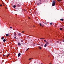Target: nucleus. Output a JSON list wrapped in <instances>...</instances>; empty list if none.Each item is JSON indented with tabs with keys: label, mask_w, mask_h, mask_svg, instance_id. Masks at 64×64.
<instances>
[{
	"label": "nucleus",
	"mask_w": 64,
	"mask_h": 64,
	"mask_svg": "<svg viewBox=\"0 0 64 64\" xmlns=\"http://www.w3.org/2000/svg\"><path fill=\"white\" fill-rule=\"evenodd\" d=\"M55 0L52 1V6H54L55 5Z\"/></svg>",
	"instance_id": "nucleus-1"
},
{
	"label": "nucleus",
	"mask_w": 64,
	"mask_h": 64,
	"mask_svg": "<svg viewBox=\"0 0 64 64\" xmlns=\"http://www.w3.org/2000/svg\"><path fill=\"white\" fill-rule=\"evenodd\" d=\"M18 45L19 46H20V45H21V43H20V42H18Z\"/></svg>",
	"instance_id": "nucleus-2"
},
{
	"label": "nucleus",
	"mask_w": 64,
	"mask_h": 64,
	"mask_svg": "<svg viewBox=\"0 0 64 64\" xmlns=\"http://www.w3.org/2000/svg\"><path fill=\"white\" fill-rule=\"evenodd\" d=\"M20 55H21V54L20 53H19L18 54V57H19L20 56Z\"/></svg>",
	"instance_id": "nucleus-3"
},
{
	"label": "nucleus",
	"mask_w": 64,
	"mask_h": 64,
	"mask_svg": "<svg viewBox=\"0 0 64 64\" xmlns=\"http://www.w3.org/2000/svg\"><path fill=\"white\" fill-rule=\"evenodd\" d=\"M9 36V34H6V36L7 37Z\"/></svg>",
	"instance_id": "nucleus-4"
},
{
	"label": "nucleus",
	"mask_w": 64,
	"mask_h": 64,
	"mask_svg": "<svg viewBox=\"0 0 64 64\" xmlns=\"http://www.w3.org/2000/svg\"><path fill=\"white\" fill-rule=\"evenodd\" d=\"M3 42H5L6 41V40L4 39L3 40Z\"/></svg>",
	"instance_id": "nucleus-5"
},
{
	"label": "nucleus",
	"mask_w": 64,
	"mask_h": 64,
	"mask_svg": "<svg viewBox=\"0 0 64 64\" xmlns=\"http://www.w3.org/2000/svg\"><path fill=\"white\" fill-rule=\"evenodd\" d=\"M60 20L61 21H63L64 20V19H61Z\"/></svg>",
	"instance_id": "nucleus-6"
},
{
	"label": "nucleus",
	"mask_w": 64,
	"mask_h": 64,
	"mask_svg": "<svg viewBox=\"0 0 64 64\" xmlns=\"http://www.w3.org/2000/svg\"><path fill=\"white\" fill-rule=\"evenodd\" d=\"M57 0L58 2H60V1H62V0Z\"/></svg>",
	"instance_id": "nucleus-7"
},
{
	"label": "nucleus",
	"mask_w": 64,
	"mask_h": 64,
	"mask_svg": "<svg viewBox=\"0 0 64 64\" xmlns=\"http://www.w3.org/2000/svg\"><path fill=\"white\" fill-rule=\"evenodd\" d=\"M16 7V6L15 5H14V8H15Z\"/></svg>",
	"instance_id": "nucleus-8"
},
{
	"label": "nucleus",
	"mask_w": 64,
	"mask_h": 64,
	"mask_svg": "<svg viewBox=\"0 0 64 64\" xmlns=\"http://www.w3.org/2000/svg\"><path fill=\"white\" fill-rule=\"evenodd\" d=\"M20 41L21 42H23L24 40H21Z\"/></svg>",
	"instance_id": "nucleus-9"
},
{
	"label": "nucleus",
	"mask_w": 64,
	"mask_h": 64,
	"mask_svg": "<svg viewBox=\"0 0 64 64\" xmlns=\"http://www.w3.org/2000/svg\"><path fill=\"white\" fill-rule=\"evenodd\" d=\"M18 35H19V36H21V34H20V33H19L18 34Z\"/></svg>",
	"instance_id": "nucleus-10"
},
{
	"label": "nucleus",
	"mask_w": 64,
	"mask_h": 64,
	"mask_svg": "<svg viewBox=\"0 0 64 64\" xmlns=\"http://www.w3.org/2000/svg\"><path fill=\"white\" fill-rule=\"evenodd\" d=\"M46 46H47V44H46L44 46V47H46Z\"/></svg>",
	"instance_id": "nucleus-11"
},
{
	"label": "nucleus",
	"mask_w": 64,
	"mask_h": 64,
	"mask_svg": "<svg viewBox=\"0 0 64 64\" xmlns=\"http://www.w3.org/2000/svg\"><path fill=\"white\" fill-rule=\"evenodd\" d=\"M39 48L40 49H42V48H41V47H40V46H39Z\"/></svg>",
	"instance_id": "nucleus-12"
},
{
	"label": "nucleus",
	"mask_w": 64,
	"mask_h": 64,
	"mask_svg": "<svg viewBox=\"0 0 64 64\" xmlns=\"http://www.w3.org/2000/svg\"><path fill=\"white\" fill-rule=\"evenodd\" d=\"M40 39H41V40L42 39L43 40V39H45V38H40Z\"/></svg>",
	"instance_id": "nucleus-13"
},
{
	"label": "nucleus",
	"mask_w": 64,
	"mask_h": 64,
	"mask_svg": "<svg viewBox=\"0 0 64 64\" xmlns=\"http://www.w3.org/2000/svg\"><path fill=\"white\" fill-rule=\"evenodd\" d=\"M2 40H3V39H4V37H2Z\"/></svg>",
	"instance_id": "nucleus-14"
},
{
	"label": "nucleus",
	"mask_w": 64,
	"mask_h": 64,
	"mask_svg": "<svg viewBox=\"0 0 64 64\" xmlns=\"http://www.w3.org/2000/svg\"><path fill=\"white\" fill-rule=\"evenodd\" d=\"M32 59V58H29L28 60H31V59Z\"/></svg>",
	"instance_id": "nucleus-15"
},
{
	"label": "nucleus",
	"mask_w": 64,
	"mask_h": 64,
	"mask_svg": "<svg viewBox=\"0 0 64 64\" xmlns=\"http://www.w3.org/2000/svg\"><path fill=\"white\" fill-rule=\"evenodd\" d=\"M17 6H18V7H19V6H20L19 5V4H17Z\"/></svg>",
	"instance_id": "nucleus-16"
},
{
	"label": "nucleus",
	"mask_w": 64,
	"mask_h": 64,
	"mask_svg": "<svg viewBox=\"0 0 64 64\" xmlns=\"http://www.w3.org/2000/svg\"><path fill=\"white\" fill-rule=\"evenodd\" d=\"M46 44H49V43H48V42H46Z\"/></svg>",
	"instance_id": "nucleus-17"
},
{
	"label": "nucleus",
	"mask_w": 64,
	"mask_h": 64,
	"mask_svg": "<svg viewBox=\"0 0 64 64\" xmlns=\"http://www.w3.org/2000/svg\"><path fill=\"white\" fill-rule=\"evenodd\" d=\"M50 25H52V23L51 22V23H50Z\"/></svg>",
	"instance_id": "nucleus-18"
},
{
	"label": "nucleus",
	"mask_w": 64,
	"mask_h": 64,
	"mask_svg": "<svg viewBox=\"0 0 64 64\" xmlns=\"http://www.w3.org/2000/svg\"><path fill=\"white\" fill-rule=\"evenodd\" d=\"M43 44L42 43L41 44V46H43Z\"/></svg>",
	"instance_id": "nucleus-19"
},
{
	"label": "nucleus",
	"mask_w": 64,
	"mask_h": 64,
	"mask_svg": "<svg viewBox=\"0 0 64 64\" xmlns=\"http://www.w3.org/2000/svg\"><path fill=\"white\" fill-rule=\"evenodd\" d=\"M9 55H10V54H9L7 56V57H8L9 56Z\"/></svg>",
	"instance_id": "nucleus-20"
},
{
	"label": "nucleus",
	"mask_w": 64,
	"mask_h": 64,
	"mask_svg": "<svg viewBox=\"0 0 64 64\" xmlns=\"http://www.w3.org/2000/svg\"><path fill=\"white\" fill-rule=\"evenodd\" d=\"M40 26H42V25L40 23Z\"/></svg>",
	"instance_id": "nucleus-21"
},
{
	"label": "nucleus",
	"mask_w": 64,
	"mask_h": 64,
	"mask_svg": "<svg viewBox=\"0 0 64 64\" xmlns=\"http://www.w3.org/2000/svg\"><path fill=\"white\" fill-rule=\"evenodd\" d=\"M44 42H47V41H46V40H44Z\"/></svg>",
	"instance_id": "nucleus-22"
},
{
	"label": "nucleus",
	"mask_w": 64,
	"mask_h": 64,
	"mask_svg": "<svg viewBox=\"0 0 64 64\" xmlns=\"http://www.w3.org/2000/svg\"><path fill=\"white\" fill-rule=\"evenodd\" d=\"M60 30H62V28H60Z\"/></svg>",
	"instance_id": "nucleus-23"
},
{
	"label": "nucleus",
	"mask_w": 64,
	"mask_h": 64,
	"mask_svg": "<svg viewBox=\"0 0 64 64\" xmlns=\"http://www.w3.org/2000/svg\"><path fill=\"white\" fill-rule=\"evenodd\" d=\"M29 49V48H28L27 50H26V51H27V50H28Z\"/></svg>",
	"instance_id": "nucleus-24"
},
{
	"label": "nucleus",
	"mask_w": 64,
	"mask_h": 64,
	"mask_svg": "<svg viewBox=\"0 0 64 64\" xmlns=\"http://www.w3.org/2000/svg\"><path fill=\"white\" fill-rule=\"evenodd\" d=\"M3 56L4 57L5 56H6L4 55Z\"/></svg>",
	"instance_id": "nucleus-25"
},
{
	"label": "nucleus",
	"mask_w": 64,
	"mask_h": 64,
	"mask_svg": "<svg viewBox=\"0 0 64 64\" xmlns=\"http://www.w3.org/2000/svg\"><path fill=\"white\" fill-rule=\"evenodd\" d=\"M10 28H11V29H12V27H10Z\"/></svg>",
	"instance_id": "nucleus-26"
},
{
	"label": "nucleus",
	"mask_w": 64,
	"mask_h": 64,
	"mask_svg": "<svg viewBox=\"0 0 64 64\" xmlns=\"http://www.w3.org/2000/svg\"><path fill=\"white\" fill-rule=\"evenodd\" d=\"M14 38L15 39H16V36H15V37H14Z\"/></svg>",
	"instance_id": "nucleus-27"
},
{
	"label": "nucleus",
	"mask_w": 64,
	"mask_h": 64,
	"mask_svg": "<svg viewBox=\"0 0 64 64\" xmlns=\"http://www.w3.org/2000/svg\"><path fill=\"white\" fill-rule=\"evenodd\" d=\"M56 43H59V42H58V41L57 42H56Z\"/></svg>",
	"instance_id": "nucleus-28"
},
{
	"label": "nucleus",
	"mask_w": 64,
	"mask_h": 64,
	"mask_svg": "<svg viewBox=\"0 0 64 64\" xmlns=\"http://www.w3.org/2000/svg\"><path fill=\"white\" fill-rule=\"evenodd\" d=\"M0 6H2V4H0Z\"/></svg>",
	"instance_id": "nucleus-29"
},
{
	"label": "nucleus",
	"mask_w": 64,
	"mask_h": 64,
	"mask_svg": "<svg viewBox=\"0 0 64 64\" xmlns=\"http://www.w3.org/2000/svg\"><path fill=\"white\" fill-rule=\"evenodd\" d=\"M37 45H41L40 44H37Z\"/></svg>",
	"instance_id": "nucleus-30"
},
{
	"label": "nucleus",
	"mask_w": 64,
	"mask_h": 64,
	"mask_svg": "<svg viewBox=\"0 0 64 64\" xmlns=\"http://www.w3.org/2000/svg\"><path fill=\"white\" fill-rule=\"evenodd\" d=\"M28 19H30V17H28Z\"/></svg>",
	"instance_id": "nucleus-31"
},
{
	"label": "nucleus",
	"mask_w": 64,
	"mask_h": 64,
	"mask_svg": "<svg viewBox=\"0 0 64 64\" xmlns=\"http://www.w3.org/2000/svg\"><path fill=\"white\" fill-rule=\"evenodd\" d=\"M33 27H35V26H34Z\"/></svg>",
	"instance_id": "nucleus-32"
},
{
	"label": "nucleus",
	"mask_w": 64,
	"mask_h": 64,
	"mask_svg": "<svg viewBox=\"0 0 64 64\" xmlns=\"http://www.w3.org/2000/svg\"><path fill=\"white\" fill-rule=\"evenodd\" d=\"M22 33H24V31H22Z\"/></svg>",
	"instance_id": "nucleus-33"
},
{
	"label": "nucleus",
	"mask_w": 64,
	"mask_h": 64,
	"mask_svg": "<svg viewBox=\"0 0 64 64\" xmlns=\"http://www.w3.org/2000/svg\"><path fill=\"white\" fill-rule=\"evenodd\" d=\"M50 64H51V62H50Z\"/></svg>",
	"instance_id": "nucleus-34"
},
{
	"label": "nucleus",
	"mask_w": 64,
	"mask_h": 64,
	"mask_svg": "<svg viewBox=\"0 0 64 64\" xmlns=\"http://www.w3.org/2000/svg\"><path fill=\"white\" fill-rule=\"evenodd\" d=\"M63 42H64V40H63Z\"/></svg>",
	"instance_id": "nucleus-35"
},
{
	"label": "nucleus",
	"mask_w": 64,
	"mask_h": 64,
	"mask_svg": "<svg viewBox=\"0 0 64 64\" xmlns=\"http://www.w3.org/2000/svg\"><path fill=\"white\" fill-rule=\"evenodd\" d=\"M43 26H42V27H43Z\"/></svg>",
	"instance_id": "nucleus-36"
},
{
	"label": "nucleus",
	"mask_w": 64,
	"mask_h": 64,
	"mask_svg": "<svg viewBox=\"0 0 64 64\" xmlns=\"http://www.w3.org/2000/svg\"><path fill=\"white\" fill-rule=\"evenodd\" d=\"M41 64H42V63Z\"/></svg>",
	"instance_id": "nucleus-37"
},
{
	"label": "nucleus",
	"mask_w": 64,
	"mask_h": 64,
	"mask_svg": "<svg viewBox=\"0 0 64 64\" xmlns=\"http://www.w3.org/2000/svg\"><path fill=\"white\" fill-rule=\"evenodd\" d=\"M39 5V4H38V5Z\"/></svg>",
	"instance_id": "nucleus-38"
}]
</instances>
